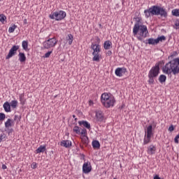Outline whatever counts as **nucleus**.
<instances>
[{"instance_id":"f257e3e1","label":"nucleus","mask_w":179,"mask_h":179,"mask_svg":"<svg viewBox=\"0 0 179 179\" xmlns=\"http://www.w3.org/2000/svg\"><path fill=\"white\" fill-rule=\"evenodd\" d=\"M144 15L146 19H149L150 16H161V17H167L169 14L167 10L164 7L158 6H152L150 8L144 10Z\"/></svg>"},{"instance_id":"f03ea898","label":"nucleus","mask_w":179,"mask_h":179,"mask_svg":"<svg viewBox=\"0 0 179 179\" xmlns=\"http://www.w3.org/2000/svg\"><path fill=\"white\" fill-rule=\"evenodd\" d=\"M162 72L166 75H178L179 73V57L175 58L166 63L162 67Z\"/></svg>"},{"instance_id":"7ed1b4c3","label":"nucleus","mask_w":179,"mask_h":179,"mask_svg":"<svg viewBox=\"0 0 179 179\" xmlns=\"http://www.w3.org/2000/svg\"><path fill=\"white\" fill-rule=\"evenodd\" d=\"M148 33H149V31H148V27H146V25H143L139 22H137L134 24L133 27V34L134 36L138 34L137 38L139 41H142V38H146V37H148Z\"/></svg>"},{"instance_id":"20e7f679","label":"nucleus","mask_w":179,"mask_h":179,"mask_svg":"<svg viewBox=\"0 0 179 179\" xmlns=\"http://www.w3.org/2000/svg\"><path fill=\"white\" fill-rule=\"evenodd\" d=\"M95 40V43H92L90 47L91 50H93L92 61L100 62V58H101V55L99 54V52L101 51V45H100V38L99 36H96Z\"/></svg>"},{"instance_id":"39448f33","label":"nucleus","mask_w":179,"mask_h":179,"mask_svg":"<svg viewBox=\"0 0 179 179\" xmlns=\"http://www.w3.org/2000/svg\"><path fill=\"white\" fill-rule=\"evenodd\" d=\"M101 103L106 108H110L115 104V98L111 94L104 92L101 96Z\"/></svg>"},{"instance_id":"423d86ee","label":"nucleus","mask_w":179,"mask_h":179,"mask_svg":"<svg viewBox=\"0 0 179 179\" xmlns=\"http://www.w3.org/2000/svg\"><path fill=\"white\" fill-rule=\"evenodd\" d=\"M160 73V67L159 64H156L155 66H152L148 73V83L149 85H155V78L159 76Z\"/></svg>"},{"instance_id":"0eeeda50","label":"nucleus","mask_w":179,"mask_h":179,"mask_svg":"<svg viewBox=\"0 0 179 179\" xmlns=\"http://www.w3.org/2000/svg\"><path fill=\"white\" fill-rule=\"evenodd\" d=\"M50 19L53 20H56L57 22H60V20H63L66 17V13L62 10H57V11H52L50 15Z\"/></svg>"},{"instance_id":"6e6552de","label":"nucleus","mask_w":179,"mask_h":179,"mask_svg":"<svg viewBox=\"0 0 179 179\" xmlns=\"http://www.w3.org/2000/svg\"><path fill=\"white\" fill-rule=\"evenodd\" d=\"M152 136H153V126L150 124L147 127V130L145 131L143 145H148V143H150V142H152Z\"/></svg>"},{"instance_id":"1a4fd4ad","label":"nucleus","mask_w":179,"mask_h":179,"mask_svg":"<svg viewBox=\"0 0 179 179\" xmlns=\"http://www.w3.org/2000/svg\"><path fill=\"white\" fill-rule=\"evenodd\" d=\"M58 40L56 37L49 38L43 42V48L45 50H50V48H54L57 45Z\"/></svg>"},{"instance_id":"9d476101","label":"nucleus","mask_w":179,"mask_h":179,"mask_svg":"<svg viewBox=\"0 0 179 179\" xmlns=\"http://www.w3.org/2000/svg\"><path fill=\"white\" fill-rule=\"evenodd\" d=\"M20 48V45H13L9 50L8 54L6 57V59H10L12 57H15L17 54V50Z\"/></svg>"},{"instance_id":"9b49d317","label":"nucleus","mask_w":179,"mask_h":179,"mask_svg":"<svg viewBox=\"0 0 179 179\" xmlns=\"http://www.w3.org/2000/svg\"><path fill=\"white\" fill-rule=\"evenodd\" d=\"M127 72V68L125 67H118L115 71V74L116 76H118L119 78H121L123 76L124 74H125Z\"/></svg>"},{"instance_id":"f8f14e48","label":"nucleus","mask_w":179,"mask_h":179,"mask_svg":"<svg viewBox=\"0 0 179 179\" xmlns=\"http://www.w3.org/2000/svg\"><path fill=\"white\" fill-rule=\"evenodd\" d=\"M92 171L91 164L89 162H86L83 165V173H88Z\"/></svg>"},{"instance_id":"ddd939ff","label":"nucleus","mask_w":179,"mask_h":179,"mask_svg":"<svg viewBox=\"0 0 179 179\" xmlns=\"http://www.w3.org/2000/svg\"><path fill=\"white\" fill-rule=\"evenodd\" d=\"M96 121H98L99 122H103V121H104V114H103V111L96 110Z\"/></svg>"},{"instance_id":"4468645a","label":"nucleus","mask_w":179,"mask_h":179,"mask_svg":"<svg viewBox=\"0 0 179 179\" xmlns=\"http://www.w3.org/2000/svg\"><path fill=\"white\" fill-rule=\"evenodd\" d=\"M60 146L66 148V149H69V148L72 146V141L69 140H63L60 142Z\"/></svg>"},{"instance_id":"2eb2a0df","label":"nucleus","mask_w":179,"mask_h":179,"mask_svg":"<svg viewBox=\"0 0 179 179\" xmlns=\"http://www.w3.org/2000/svg\"><path fill=\"white\" fill-rule=\"evenodd\" d=\"M78 124H79L80 127H84V128L89 129V131H90V129H92V127H91L90 124L89 123V122H87L86 120L78 121Z\"/></svg>"},{"instance_id":"dca6fc26","label":"nucleus","mask_w":179,"mask_h":179,"mask_svg":"<svg viewBox=\"0 0 179 179\" xmlns=\"http://www.w3.org/2000/svg\"><path fill=\"white\" fill-rule=\"evenodd\" d=\"M103 48L104 50H110V48H113V42L110 41H106L103 43Z\"/></svg>"},{"instance_id":"f3484780","label":"nucleus","mask_w":179,"mask_h":179,"mask_svg":"<svg viewBox=\"0 0 179 179\" xmlns=\"http://www.w3.org/2000/svg\"><path fill=\"white\" fill-rule=\"evenodd\" d=\"M26 55H24V52H20L18 54V60L20 61V62L23 63V62H26Z\"/></svg>"},{"instance_id":"a211bd4d","label":"nucleus","mask_w":179,"mask_h":179,"mask_svg":"<svg viewBox=\"0 0 179 179\" xmlns=\"http://www.w3.org/2000/svg\"><path fill=\"white\" fill-rule=\"evenodd\" d=\"M148 155H155L156 153V145H150L148 148Z\"/></svg>"},{"instance_id":"6ab92c4d","label":"nucleus","mask_w":179,"mask_h":179,"mask_svg":"<svg viewBox=\"0 0 179 179\" xmlns=\"http://www.w3.org/2000/svg\"><path fill=\"white\" fill-rule=\"evenodd\" d=\"M4 111H6V113H10V111H12L10 110V103H9L8 101H6L3 105Z\"/></svg>"},{"instance_id":"aec40b11","label":"nucleus","mask_w":179,"mask_h":179,"mask_svg":"<svg viewBox=\"0 0 179 179\" xmlns=\"http://www.w3.org/2000/svg\"><path fill=\"white\" fill-rule=\"evenodd\" d=\"M47 150V145H40L38 149H36V153H43Z\"/></svg>"},{"instance_id":"412c9836","label":"nucleus","mask_w":179,"mask_h":179,"mask_svg":"<svg viewBox=\"0 0 179 179\" xmlns=\"http://www.w3.org/2000/svg\"><path fill=\"white\" fill-rule=\"evenodd\" d=\"M22 47L24 51H29V41H23L22 42Z\"/></svg>"},{"instance_id":"4be33fe9","label":"nucleus","mask_w":179,"mask_h":179,"mask_svg":"<svg viewBox=\"0 0 179 179\" xmlns=\"http://www.w3.org/2000/svg\"><path fill=\"white\" fill-rule=\"evenodd\" d=\"M146 41L147 42L145 43V44H150L152 45H155V44H158L157 39H155L152 38L146 40Z\"/></svg>"},{"instance_id":"5701e85b","label":"nucleus","mask_w":179,"mask_h":179,"mask_svg":"<svg viewBox=\"0 0 179 179\" xmlns=\"http://www.w3.org/2000/svg\"><path fill=\"white\" fill-rule=\"evenodd\" d=\"M66 39L67 43H69V45H72V43L73 42V35L69 34L66 36Z\"/></svg>"},{"instance_id":"b1692460","label":"nucleus","mask_w":179,"mask_h":179,"mask_svg":"<svg viewBox=\"0 0 179 179\" xmlns=\"http://www.w3.org/2000/svg\"><path fill=\"white\" fill-rule=\"evenodd\" d=\"M92 145L94 149H100V142H99V141L97 140L93 141L92 143Z\"/></svg>"},{"instance_id":"393cba45","label":"nucleus","mask_w":179,"mask_h":179,"mask_svg":"<svg viewBox=\"0 0 179 179\" xmlns=\"http://www.w3.org/2000/svg\"><path fill=\"white\" fill-rule=\"evenodd\" d=\"M167 80V77L164 74H162L159 76L158 80L159 83H164L166 80Z\"/></svg>"},{"instance_id":"a878e982","label":"nucleus","mask_w":179,"mask_h":179,"mask_svg":"<svg viewBox=\"0 0 179 179\" xmlns=\"http://www.w3.org/2000/svg\"><path fill=\"white\" fill-rule=\"evenodd\" d=\"M16 29H17V25L12 24L11 26L8 28V33H13Z\"/></svg>"},{"instance_id":"bb28decb","label":"nucleus","mask_w":179,"mask_h":179,"mask_svg":"<svg viewBox=\"0 0 179 179\" xmlns=\"http://www.w3.org/2000/svg\"><path fill=\"white\" fill-rule=\"evenodd\" d=\"M81 129H82V128L79 127L78 126H75L73 128V132H75V134H76V135H80Z\"/></svg>"},{"instance_id":"cd10ccee","label":"nucleus","mask_w":179,"mask_h":179,"mask_svg":"<svg viewBox=\"0 0 179 179\" xmlns=\"http://www.w3.org/2000/svg\"><path fill=\"white\" fill-rule=\"evenodd\" d=\"M17 100H13L11 101L10 103V106L11 107V108H16V107H17Z\"/></svg>"},{"instance_id":"c85d7f7f","label":"nucleus","mask_w":179,"mask_h":179,"mask_svg":"<svg viewBox=\"0 0 179 179\" xmlns=\"http://www.w3.org/2000/svg\"><path fill=\"white\" fill-rule=\"evenodd\" d=\"M12 120L8 119L7 121L5 122V127L9 128V127H12Z\"/></svg>"},{"instance_id":"c756f323","label":"nucleus","mask_w":179,"mask_h":179,"mask_svg":"<svg viewBox=\"0 0 179 179\" xmlns=\"http://www.w3.org/2000/svg\"><path fill=\"white\" fill-rule=\"evenodd\" d=\"M172 15L173 16H176V17H178L179 16V9H173L172 10Z\"/></svg>"},{"instance_id":"7c9ffc66","label":"nucleus","mask_w":179,"mask_h":179,"mask_svg":"<svg viewBox=\"0 0 179 179\" xmlns=\"http://www.w3.org/2000/svg\"><path fill=\"white\" fill-rule=\"evenodd\" d=\"M6 20V16H5V15L3 14L0 15V22L3 23V24L5 23Z\"/></svg>"},{"instance_id":"2f4dec72","label":"nucleus","mask_w":179,"mask_h":179,"mask_svg":"<svg viewBox=\"0 0 179 179\" xmlns=\"http://www.w3.org/2000/svg\"><path fill=\"white\" fill-rule=\"evenodd\" d=\"M160 41H166V36H159L157 38V42L160 43Z\"/></svg>"},{"instance_id":"473e14b6","label":"nucleus","mask_w":179,"mask_h":179,"mask_svg":"<svg viewBox=\"0 0 179 179\" xmlns=\"http://www.w3.org/2000/svg\"><path fill=\"white\" fill-rule=\"evenodd\" d=\"M80 135H83V136H86V135H87V130L85 128L81 129Z\"/></svg>"},{"instance_id":"72a5a7b5","label":"nucleus","mask_w":179,"mask_h":179,"mask_svg":"<svg viewBox=\"0 0 179 179\" xmlns=\"http://www.w3.org/2000/svg\"><path fill=\"white\" fill-rule=\"evenodd\" d=\"M52 54V50L48 51L45 54L43 58H50V56Z\"/></svg>"},{"instance_id":"f704fd0d","label":"nucleus","mask_w":179,"mask_h":179,"mask_svg":"<svg viewBox=\"0 0 179 179\" xmlns=\"http://www.w3.org/2000/svg\"><path fill=\"white\" fill-rule=\"evenodd\" d=\"M177 55H178V52H177V51H174L171 54L169 58L173 59L174 57H177Z\"/></svg>"},{"instance_id":"c9c22d12","label":"nucleus","mask_w":179,"mask_h":179,"mask_svg":"<svg viewBox=\"0 0 179 179\" xmlns=\"http://www.w3.org/2000/svg\"><path fill=\"white\" fill-rule=\"evenodd\" d=\"M6 115L5 113H0V121H4Z\"/></svg>"},{"instance_id":"e433bc0d","label":"nucleus","mask_w":179,"mask_h":179,"mask_svg":"<svg viewBox=\"0 0 179 179\" xmlns=\"http://www.w3.org/2000/svg\"><path fill=\"white\" fill-rule=\"evenodd\" d=\"M20 97V101L22 103V101H24V94H21L19 96Z\"/></svg>"},{"instance_id":"4c0bfd02","label":"nucleus","mask_w":179,"mask_h":179,"mask_svg":"<svg viewBox=\"0 0 179 179\" xmlns=\"http://www.w3.org/2000/svg\"><path fill=\"white\" fill-rule=\"evenodd\" d=\"M88 141H89V138L87 137L82 138V142L85 145H87Z\"/></svg>"},{"instance_id":"58836bf2","label":"nucleus","mask_w":179,"mask_h":179,"mask_svg":"<svg viewBox=\"0 0 179 179\" xmlns=\"http://www.w3.org/2000/svg\"><path fill=\"white\" fill-rule=\"evenodd\" d=\"M178 139H179V134H177L175 138H174V142H175V143H177V144L179 143Z\"/></svg>"},{"instance_id":"ea45409f","label":"nucleus","mask_w":179,"mask_h":179,"mask_svg":"<svg viewBox=\"0 0 179 179\" xmlns=\"http://www.w3.org/2000/svg\"><path fill=\"white\" fill-rule=\"evenodd\" d=\"M17 120L18 121H20V116H19V115H15L14 116V121H17Z\"/></svg>"},{"instance_id":"a19ab883","label":"nucleus","mask_w":179,"mask_h":179,"mask_svg":"<svg viewBox=\"0 0 179 179\" xmlns=\"http://www.w3.org/2000/svg\"><path fill=\"white\" fill-rule=\"evenodd\" d=\"M31 168L34 169L37 168V163H36V162L32 163L31 165Z\"/></svg>"},{"instance_id":"79ce46f5","label":"nucleus","mask_w":179,"mask_h":179,"mask_svg":"<svg viewBox=\"0 0 179 179\" xmlns=\"http://www.w3.org/2000/svg\"><path fill=\"white\" fill-rule=\"evenodd\" d=\"M113 55V52L111 50H108L107 52H106V56L107 57H111Z\"/></svg>"},{"instance_id":"37998d69","label":"nucleus","mask_w":179,"mask_h":179,"mask_svg":"<svg viewBox=\"0 0 179 179\" xmlns=\"http://www.w3.org/2000/svg\"><path fill=\"white\" fill-rule=\"evenodd\" d=\"M175 26L176 27H179V19H177L176 21H175Z\"/></svg>"},{"instance_id":"c03bdc74","label":"nucleus","mask_w":179,"mask_h":179,"mask_svg":"<svg viewBox=\"0 0 179 179\" xmlns=\"http://www.w3.org/2000/svg\"><path fill=\"white\" fill-rule=\"evenodd\" d=\"M169 131H170V132H173V131H174V126L171 125V127H169Z\"/></svg>"},{"instance_id":"a18cd8bd","label":"nucleus","mask_w":179,"mask_h":179,"mask_svg":"<svg viewBox=\"0 0 179 179\" xmlns=\"http://www.w3.org/2000/svg\"><path fill=\"white\" fill-rule=\"evenodd\" d=\"M3 138H5V134H3L0 136V143L2 142Z\"/></svg>"},{"instance_id":"49530a36","label":"nucleus","mask_w":179,"mask_h":179,"mask_svg":"<svg viewBox=\"0 0 179 179\" xmlns=\"http://www.w3.org/2000/svg\"><path fill=\"white\" fill-rule=\"evenodd\" d=\"M1 168H2L3 170H6L7 169V166H6V165L3 164Z\"/></svg>"},{"instance_id":"de8ad7c7","label":"nucleus","mask_w":179,"mask_h":179,"mask_svg":"<svg viewBox=\"0 0 179 179\" xmlns=\"http://www.w3.org/2000/svg\"><path fill=\"white\" fill-rule=\"evenodd\" d=\"M153 179H161V178L159 176V175H155V176H154Z\"/></svg>"},{"instance_id":"09e8293b","label":"nucleus","mask_w":179,"mask_h":179,"mask_svg":"<svg viewBox=\"0 0 179 179\" xmlns=\"http://www.w3.org/2000/svg\"><path fill=\"white\" fill-rule=\"evenodd\" d=\"M93 105V101L92 100H90L89 101V106H92Z\"/></svg>"},{"instance_id":"8fccbe9b","label":"nucleus","mask_w":179,"mask_h":179,"mask_svg":"<svg viewBox=\"0 0 179 179\" xmlns=\"http://www.w3.org/2000/svg\"><path fill=\"white\" fill-rule=\"evenodd\" d=\"M12 132H13V129H10L8 131V135H10V134H12Z\"/></svg>"},{"instance_id":"3c124183","label":"nucleus","mask_w":179,"mask_h":179,"mask_svg":"<svg viewBox=\"0 0 179 179\" xmlns=\"http://www.w3.org/2000/svg\"><path fill=\"white\" fill-rule=\"evenodd\" d=\"M76 115H73V118H76Z\"/></svg>"},{"instance_id":"603ef678","label":"nucleus","mask_w":179,"mask_h":179,"mask_svg":"<svg viewBox=\"0 0 179 179\" xmlns=\"http://www.w3.org/2000/svg\"><path fill=\"white\" fill-rule=\"evenodd\" d=\"M154 128H156V124H155V125H153Z\"/></svg>"},{"instance_id":"864d4df0","label":"nucleus","mask_w":179,"mask_h":179,"mask_svg":"<svg viewBox=\"0 0 179 179\" xmlns=\"http://www.w3.org/2000/svg\"><path fill=\"white\" fill-rule=\"evenodd\" d=\"M77 120H78V118L76 117V118H75V121H77Z\"/></svg>"},{"instance_id":"5fc2aeb1","label":"nucleus","mask_w":179,"mask_h":179,"mask_svg":"<svg viewBox=\"0 0 179 179\" xmlns=\"http://www.w3.org/2000/svg\"><path fill=\"white\" fill-rule=\"evenodd\" d=\"M0 179H2V177H1V176L0 175Z\"/></svg>"},{"instance_id":"6e6d98bb","label":"nucleus","mask_w":179,"mask_h":179,"mask_svg":"<svg viewBox=\"0 0 179 179\" xmlns=\"http://www.w3.org/2000/svg\"><path fill=\"white\" fill-rule=\"evenodd\" d=\"M100 27H101V24H99Z\"/></svg>"},{"instance_id":"4d7b16f0","label":"nucleus","mask_w":179,"mask_h":179,"mask_svg":"<svg viewBox=\"0 0 179 179\" xmlns=\"http://www.w3.org/2000/svg\"><path fill=\"white\" fill-rule=\"evenodd\" d=\"M113 179H116V178H113Z\"/></svg>"}]
</instances>
